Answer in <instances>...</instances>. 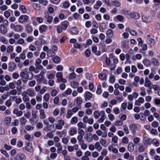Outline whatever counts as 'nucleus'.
I'll return each mask as SVG.
<instances>
[{"mask_svg": "<svg viewBox=\"0 0 160 160\" xmlns=\"http://www.w3.org/2000/svg\"><path fill=\"white\" fill-rule=\"evenodd\" d=\"M28 19V17L26 15H22L20 16L18 19V22L21 23L27 22Z\"/></svg>", "mask_w": 160, "mask_h": 160, "instance_id": "1", "label": "nucleus"}, {"mask_svg": "<svg viewBox=\"0 0 160 160\" xmlns=\"http://www.w3.org/2000/svg\"><path fill=\"white\" fill-rule=\"evenodd\" d=\"M142 20L143 22L148 23L152 22V18L149 16L142 15Z\"/></svg>", "mask_w": 160, "mask_h": 160, "instance_id": "2", "label": "nucleus"}, {"mask_svg": "<svg viewBox=\"0 0 160 160\" xmlns=\"http://www.w3.org/2000/svg\"><path fill=\"white\" fill-rule=\"evenodd\" d=\"M16 160H26V157L23 153L20 152L17 154L15 156Z\"/></svg>", "mask_w": 160, "mask_h": 160, "instance_id": "3", "label": "nucleus"}, {"mask_svg": "<svg viewBox=\"0 0 160 160\" xmlns=\"http://www.w3.org/2000/svg\"><path fill=\"white\" fill-rule=\"evenodd\" d=\"M64 124L65 122L63 120L60 119L58 120V123L56 124V128L58 130L61 129Z\"/></svg>", "mask_w": 160, "mask_h": 160, "instance_id": "4", "label": "nucleus"}, {"mask_svg": "<svg viewBox=\"0 0 160 160\" xmlns=\"http://www.w3.org/2000/svg\"><path fill=\"white\" fill-rule=\"evenodd\" d=\"M25 150L29 152L32 153L33 152V150L32 147V144L30 142H28L25 147Z\"/></svg>", "mask_w": 160, "mask_h": 160, "instance_id": "5", "label": "nucleus"}, {"mask_svg": "<svg viewBox=\"0 0 160 160\" xmlns=\"http://www.w3.org/2000/svg\"><path fill=\"white\" fill-rule=\"evenodd\" d=\"M151 81L149 80L148 78H146L145 79V82L144 86L146 87H147L150 89H152V85Z\"/></svg>", "mask_w": 160, "mask_h": 160, "instance_id": "6", "label": "nucleus"}, {"mask_svg": "<svg viewBox=\"0 0 160 160\" xmlns=\"http://www.w3.org/2000/svg\"><path fill=\"white\" fill-rule=\"evenodd\" d=\"M96 133L98 136H102V138H106L107 136V132L106 131L102 132L101 130H98L96 131Z\"/></svg>", "mask_w": 160, "mask_h": 160, "instance_id": "7", "label": "nucleus"}, {"mask_svg": "<svg viewBox=\"0 0 160 160\" xmlns=\"http://www.w3.org/2000/svg\"><path fill=\"white\" fill-rule=\"evenodd\" d=\"M101 114V117L98 120V122L99 123H101L103 122L105 119V113L104 111H102L100 112Z\"/></svg>", "mask_w": 160, "mask_h": 160, "instance_id": "8", "label": "nucleus"}, {"mask_svg": "<svg viewBox=\"0 0 160 160\" xmlns=\"http://www.w3.org/2000/svg\"><path fill=\"white\" fill-rule=\"evenodd\" d=\"M23 92L30 97H33L35 95L34 90L30 89H28L26 91H24Z\"/></svg>", "mask_w": 160, "mask_h": 160, "instance_id": "9", "label": "nucleus"}, {"mask_svg": "<svg viewBox=\"0 0 160 160\" xmlns=\"http://www.w3.org/2000/svg\"><path fill=\"white\" fill-rule=\"evenodd\" d=\"M129 16L131 18L137 19L139 18L140 15L137 12H132L130 13Z\"/></svg>", "mask_w": 160, "mask_h": 160, "instance_id": "10", "label": "nucleus"}, {"mask_svg": "<svg viewBox=\"0 0 160 160\" xmlns=\"http://www.w3.org/2000/svg\"><path fill=\"white\" fill-rule=\"evenodd\" d=\"M144 98L142 97H139L138 99L135 102V105L140 106L141 103L144 102Z\"/></svg>", "mask_w": 160, "mask_h": 160, "instance_id": "11", "label": "nucleus"}, {"mask_svg": "<svg viewBox=\"0 0 160 160\" xmlns=\"http://www.w3.org/2000/svg\"><path fill=\"white\" fill-rule=\"evenodd\" d=\"M130 130L132 131V134L135 135L136 134L135 130L137 128V126L135 124L131 123L130 124L129 126Z\"/></svg>", "mask_w": 160, "mask_h": 160, "instance_id": "12", "label": "nucleus"}, {"mask_svg": "<svg viewBox=\"0 0 160 160\" xmlns=\"http://www.w3.org/2000/svg\"><path fill=\"white\" fill-rule=\"evenodd\" d=\"M39 118L41 119H43L46 118V115L45 114L44 110L43 109H41L39 111Z\"/></svg>", "mask_w": 160, "mask_h": 160, "instance_id": "13", "label": "nucleus"}, {"mask_svg": "<svg viewBox=\"0 0 160 160\" xmlns=\"http://www.w3.org/2000/svg\"><path fill=\"white\" fill-rule=\"evenodd\" d=\"M13 113L16 114L18 117H20L22 115V112L21 111H19L16 108L14 109L13 111Z\"/></svg>", "mask_w": 160, "mask_h": 160, "instance_id": "14", "label": "nucleus"}, {"mask_svg": "<svg viewBox=\"0 0 160 160\" xmlns=\"http://www.w3.org/2000/svg\"><path fill=\"white\" fill-rule=\"evenodd\" d=\"M11 118L10 117H7L5 118L4 123L6 126H8L11 123Z\"/></svg>", "mask_w": 160, "mask_h": 160, "instance_id": "15", "label": "nucleus"}, {"mask_svg": "<svg viewBox=\"0 0 160 160\" xmlns=\"http://www.w3.org/2000/svg\"><path fill=\"white\" fill-rule=\"evenodd\" d=\"M35 77L37 78V82H38L40 83L43 80L44 77L42 75L38 74L35 76Z\"/></svg>", "mask_w": 160, "mask_h": 160, "instance_id": "16", "label": "nucleus"}, {"mask_svg": "<svg viewBox=\"0 0 160 160\" xmlns=\"http://www.w3.org/2000/svg\"><path fill=\"white\" fill-rule=\"evenodd\" d=\"M147 43L151 47H152L154 45V41L152 38H149L148 39Z\"/></svg>", "mask_w": 160, "mask_h": 160, "instance_id": "17", "label": "nucleus"}, {"mask_svg": "<svg viewBox=\"0 0 160 160\" xmlns=\"http://www.w3.org/2000/svg\"><path fill=\"white\" fill-rule=\"evenodd\" d=\"M22 100L24 102H28L30 100V98L29 96L25 94L23 92L22 93Z\"/></svg>", "mask_w": 160, "mask_h": 160, "instance_id": "18", "label": "nucleus"}, {"mask_svg": "<svg viewBox=\"0 0 160 160\" xmlns=\"http://www.w3.org/2000/svg\"><path fill=\"white\" fill-rule=\"evenodd\" d=\"M108 150L109 151H112L113 153L116 154L118 152V149L116 148H114L112 146H109Z\"/></svg>", "mask_w": 160, "mask_h": 160, "instance_id": "19", "label": "nucleus"}, {"mask_svg": "<svg viewBox=\"0 0 160 160\" xmlns=\"http://www.w3.org/2000/svg\"><path fill=\"white\" fill-rule=\"evenodd\" d=\"M16 64L14 62H12L10 63L8 67V70L10 71H13L16 68Z\"/></svg>", "mask_w": 160, "mask_h": 160, "instance_id": "20", "label": "nucleus"}, {"mask_svg": "<svg viewBox=\"0 0 160 160\" xmlns=\"http://www.w3.org/2000/svg\"><path fill=\"white\" fill-rule=\"evenodd\" d=\"M73 114L71 111V109H69L67 111V113L66 115V118L67 119L70 118Z\"/></svg>", "mask_w": 160, "mask_h": 160, "instance_id": "21", "label": "nucleus"}, {"mask_svg": "<svg viewBox=\"0 0 160 160\" xmlns=\"http://www.w3.org/2000/svg\"><path fill=\"white\" fill-rule=\"evenodd\" d=\"M95 147L96 149L98 152H100L102 149V146L100 145L99 142H97L95 144Z\"/></svg>", "mask_w": 160, "mask_h": 160, "instance_id": "22", "label": "nucleus"}, {"mask_svg": "<svg viewBox=\"0 0 160 160\" xmlns=\"http://www.w3.org/2000/svg\"><path fill=\"white\" fill-rule=\"evenodd\" d=\"M92 52L97 55L99 56L100 55V51L97 52V47L96 46H94L92 47Z\"/></svg>", "mask_w": 160, "mask_h": 160, "instance_id": "23", "label": "nucleus"}, {"mask_svg": "<svg viewBox=\"0 0 160 160\" xmlns=\"http://www.w3.org/2000/svg\"><path fill=\"white\" fill-rule=\"evenodd\" d=\"M118 140V138L116 136H113L112 139V142L113 144L114 145H116L117 144V142Z\"/></svg>", "mask_w": 160, "mask_h": 160, "instance_id": "24", "label": "nucleus"}, {"mask_svg": "<svg viewBox=\"0 0 160 160\" xmlns=\"http://www.w3.org/2000/svg\"><path fill=\"white\" fill-rule=\"evenodd\" d=\"M77 131L74 128H71L70 129V131L69 132V135L71 136H73L77 133Z\"/></svg>", "mask_w": 160, "mask_h": 160, "instance_id": "25", "label": "nucleus"}, {"mask_svg": "<svg viewBox=\"0 0 160 160\" xmlns=\"http://www.w3.org/2000/svg\"><path fill=\"white\" fill-rule=\"evenodd\" d=\"M0 31L2 33L5 34L7 32V29L2 24L0 26Z\"/></svg>", "mask_w": 160, "mask_h": 160, "instance_id": "26", "label": "nucleus"}, {"mask_svg": "<svg viewBox=\"0 0 160 160\" xmlns=\"http://www.w3.org/2000/svg\"><path fill=\"white\" fill-rule=\"evenodd\" d=\"M23 29V27L21 25H18L15 26L14 31L16 32H20Z\"/></svg>", "mask_w": 160, "mask_h": 160, "instance_id": "27", "label": "nucleus"}, {"mask_svg": "<svg viewBox=\"0 0 160 160\" xmlns=\"http://www.w3.org/2000/svg\"><path fill=\"white\" fill-rule=\"evenodd\" d=\"M77 126L78 127V130H79L81 128H84L86 127L85 125L81 122H78Z\"/></svg>", "mask_w": 160, "mask_h": 160, "instance_id": "28", "label": "nucleus"}, {"mask_svg": "<svg viewBox=\"0 0 160 160\" xmlns=\"http://www.w3.org/2000/svg\"><path fill=\"white\" fill-rule=\"evenodd\" d=\"M128 149L130 152H132L134 150L133 144L132 142H130L128 145Z\"/></svg>", "mask_w": 160, "mask_h": 160, "instance_id": "29", "label": "nucleus"}, {"mask_svg": "<svg viewBox=\"0 0 160 160\" xmlns=\"http://www.w3.org/2000/svg\"><path fill=\"white\" fill-rule=\"evenodd\" d=\"M84 96L85 98L88 100L90 99L92 96V94L89 92H85Z\"/></svg>", "mask_w": 160, "mask_h": 160, "instance_id": "30", "label": "nucleus"}, {"mask_svg": "<svg viewBox=\"0 0 160 160\" xmlns=\"http://www.w3.org/2000/svg\"><path fill=\"white\" fill-rule=\"evenodd\" d=\"M25 30L27 33H30L32 32V27L31 26L28 24L26 27Z\"/></svg>", "mask_w": 160, "mask_h": 160, "instance_id": "31", "label": "nucleus"}, {"mask_svg": "<svg viewBox=\"0 0 160 160\" xmlns=\"http://www.w3.org/2000/svg\"><path fill=\"white\" fill-rule=\"evenodd\" d=\"M45 18L46 19H47V22L49 23H51L52 20L53 18L50 16L48 15V13L45 14Z\"/></svg>", "mask_w": 160, "mask_h": 160, "instance_id": "32", "label": "nucleus"}, {"mask_svg": "<svg viewBox=\"0 0 160 160\" xmlns=\"http://www.w3.org/2000/svg\"><path fill=\"white\" fill-rule=\"evenodd\" d=\"M151 62L153 66H158L159 64V63L158 61L155 58H152Z\"/></svg>", "mask_w": 160, "mask_h": 160, "instance_id": "33", "label": "nucleus"}, {"mask_svg": "<svg viewBox=\"0 0 160 160\" xmlns=\"http://www.w3.org/2000/svg\"><path fill=\"white\" fill-rule=\"evenodd\" d=\"M47 28V27L46 25H43L41 26L39 28V30L41 33L44 32Z\"/></svg>", "mask_w": 160, "mask_h": 160, "instance_id": "34", "label": "nucleus"}, {"mask_svg": "<svg viewBox=\"0 0 160 160\" xmlns=\"http://www.w3.org/2000/svg\"><path fill=\"white\" fill-rule=\"evenodd\" d=\"M98 78L102 80H106V75L104 73H100L98 75Z\"/></svg>", "mask_w": 160, "mask_h": 160, "instance_id": "35", "label": "nucleus"}, {"mask_svg": "<svg viewBox=\"0 0 160 160\" xmlns=\"http://www.w3.org/2000/svg\"><path fill=\"white\" fill-rule=\"evenodd\" d=\"M78 122V119L77 117L74 116L72 117L70 121V123L71 124H74L77 123Z\"/></svg>", "mask_w": 160, "mask_h": 160, "instance_id": "36", "label": "nucleus"}, {"mask_svg": "<svg viewBox=\"0 0 160 160\" xmlns=\"http://www.w3.org/2000/svg\"><path fill=\"white\" fill-rule=\"evenodd\" d=\"M142 63L145 66L148 67L150 64L151 62L148 59H145L142 61Z\"/></svg>", "mask_w": 160, "mask_h": 160, "instance_id": "37", "label": "nucleus"}, {"mask_svg": "<svg viewBox=\"0 0 160 160\" xmlns=\"http://www.w3.org/2000/svg\"><path fill=\"white\" fill-rule=\"evenodd\" d=\"M56 77L58 78L57 80L58 82H60V79L62 77V74L61 72H57L56 75Z\"/></svg>", "mask_w": 160, "mask_h": 160, "instance_id": "38", "label": "nucleus"}, {"mask_svg": "<svg viewBox=\"0 0 160 160\" xmlns=\"http://www.w3.org/2000/svg\"><path fill=\"white\" fill-rule=\"evenodd\" d=\"M55 55V53L54 52L53 50H48L47 52V55L49 57H51L52 56H54Z\"/></svg>", "mask_w": 160, "mask_h": 160, "instance_id": "39", "label": "nucleus"}, {"mask_svg": "<svg viewBox=\"0 0 160 160\" xmlns=\"http://www.w3.org/2000/svg\"><path fill=\"white\" fill-rule=\"evenodd\" d=\"M102 4V2L100 1H98L96 2V4L94 5L93 8L95 9H98L99 7L101 6Z\"/></svg>", "mask_w": 160, "mask_h": 160, "instance_id": "40", "label": "nucleus"}, {"mask_svg": "<svg viewBox=\"0 0 160 160\" xmlns=\"http://www.w3.org/2000/svg\"><path fill=\"white\" fill-rule=\"evenodd\" d=\"M70 32L75 34H77L78 32V28L76 27L72 28L70 30Z\"/></svg>", "mask_w": 160, "mask_h": 160, "instance_id": "41", "label": "nucleus"}, {"mask_svg": "<svg viewBox=\"0 0 160 160\" xmlns=\"http://www.w3.org/2000/svg\"><path fill=\"white\" fill-rule=\"evenodd\" d=\"M75 101L76 102L77 104L78 105H80L82 102V99L80 97H77L75 100Z\"/></svg>", "mask_w": 160, "mask_h": 160, "instance_id": "42", "label": "nucleus"}, {"mask_svg": "<svg viewBox=\"0 0 160 160\" xmlns=\"http://www.w3.org/2000/svg\"><path fill=\"white\" fill-rule=\"evenodd\" d=\"M20 122L21 125H24L26 123L27 120L24 118L22 117L20 118Z\"/></svg>", "mask_w": 160, "mask_h": 160, "instance_id": "43", "label": "nucleus"}, {"mask_svg": "<svg viewBox=\"0 0 160 160\" xmlns=\"http://www.w3.org/2000/svg\"><path fill=\"white\" fill-rule=\"evenodd\" d=\"M144 148L142 144H138V151L139 152H143L144 150Z\"/></svg>", "mask_w": 160, "mask_h": 160, "instance_id": "44", "label": "nucleus"}, {"mask_svg": "<svg viewBox=\"0 0 160 160\" xmlns=\"http://www.w3.org/2000/svg\"><path fill=\"white\" fill-rule=\"evenodd\" d=\"M107 35L109 37H112L113 36L112 30L111 29H108L107 32Z\"/></svg>", "mask_w": 160, "mask_h": 160, "instance_id": "45", "label": "nucleus"}, {"mask_svg": "<svg viewBox=\"0 0 160 160\" xmlns=\"http://www.w3.org/2000/svg\"><path fill=\"white\" fill-rule=\"evenodd\" d=\"M34 127L30 125H27L25 126V129L27 131L33 130Z\"/></svg>", "mask_w": 160, "mask_h": 160, "instance_id": "46", "label": "nucleus"}, {"mask_svg": "<svg viewBox=\"0 0 160 160\" xmlns=\"http://www.w3.org/2000/svg\"><path fill=\"white\" fill-rule=\"evenodd\" d=\"M152 142L153 144L156 147H158L159 145V142L156 139H153Z\"/></svg>", "mask_w": 160, "mask_h": 160, "instance_id": "47", "label": "nucleus"}, {"mask_svg": "<svg viewBox=\"0 0 160 160\" xmlns=\"http://www.w3.org/2000/svg\"><path fill=\"white\" fill-rule=\"evenodd\" d=\"M13 50V48L12 46L9 45L8 46L7 48V52L8 53H10L12 52Z\"/></svg>", "mask_w": 160, "mask_h": 160, "instance_id": "48", "label": "nucleus"}, {"mask_svg": "<svg viewBox=\"0 0 160 160\" xmlns=\"http://www.w3.org/2000/svg\"><path fill=\"white\" fill-rule=\"evenodd\" d=\"M115 79L113 75L111 74L109 77V82L111 83H114L115 81Z\"/></svg>", "mask_w": 160, "mask_h": 160, "instance_id": "49", "label": "nucleus"}, {"mask_svg": "<svg viewBox=\"0 0 160 160\" xmlns=\"http://www.w3.org/2000/svg\"><path fill=\"white\" fill-rule=\"evenodd\" d=\"M0 41L3 43L4 44H7L8 42V40H6L5 38L3 37H0Z\"/></svg>", "mask_w": 160, "mask_h": 160, "instance_id": "50", "label": "nucleus"}, {"mask_svg": "<svg viewBox=\"0 0 160 160\" xmlns=\"http://www.w3.org/2000/svg\"><path fill=\"white\" fill-rule=\"evenodd\" d=\"M94 117L96 119L98 118L100 116V113L99 111H95L93 112Z\"/></svg>", "mask_w": 160, "mask_h": 160, "instance_id": "51", "label": "nucleus"}, {"mask_svg": "<svg viewBox=\"0 0 160 160\" xmlns=\"http://www.w3.org/2000/svg\"><path fill=\"white\" fill-rule=\"evenodd\" d=\"M72 92V90L70 88H68L67 90H66L62 94L63 95H70L71 93Z\"/></svg>", "mask_w": 160, "mask_h": 160, "instance_id": "52", "label": "nucleus"}, {"mask_svg": "<svg viewBox=\"0 0 160 160\" xmlns=\"http://www.w3.org/2000/svg\"><path fill=\"white\" fill-rule=\"evenodd\" d=\"M92 134L91 133L87 134L86 138L87 141L88 142H91L92 140Z\"/></svg>", "mask_w": 160, "mask_h": 160, "instance_id": "53", "label": "nucleus"}, {"mask_svg": "<svg viewBox=\"0 0 160 160\" xmlns=\"http://www.w3.org/2000/svg\"><path fill=\"white\" fill-rule=\"evenodd\" d=\"M81 108H79V107L76 106L73 107L72 109H71V111L73 113H76L77 112L79 109H80Z\"/></svg>", "mask_w": 160, "mask_h": 160, "instance_id": "54", "label": "nucleus"}, {"mask_svg": "<svg viewBox=\"0 0 160 160\" xmlns=\"http://www.w3.org/2000/svg\"><path fill=\"white\" fill-rule=\"evenodd\" d=\"M96 93L98 94H100L102 92L100 85H98L97 86V89L96 91Z\"/></svg>", "mask_w": 160, "mask_h": 160, "instance_id": "55", "label": "nucleus"}, {"mask_svg": "<svg viewBox=\"0 0 160 160\" xmlns=\"http://www.w3.org/2000/svg\"><path fill=\"white\" fill-rule=\"evenodd\" d=\"M123 124L122 121L121 120L117 121L115 123V125L116 126H122Z\"/></svg>", "mask_w": 160, "mask_h": 160, "instance_id": "56", "label": "nucleus"}, {"mask_svg": "<svg viewBox=\"0 0 160 160\" xmlns=\"http://www.w3.org/2000/svg\"><path fill=\"white\" fill-rule=\"evenodd\" d=\"M24 138L26 140L29 141H31L32 139L31 136L28 134H26L25 135Z\"/></svg>", "mask_w": 160, "mask_h": 160, "instance_id": "57", "label": "nucleus"}, {"mask_svg": "<svg viewBox=\"0 0 160 160\" xmlns=\"http://www.w3.org/2000/svg\"><path fill=\"white\" fill-rule=\"evenodd\" d=\"M71 85L72 87L76 88L78 86V83L76 82H71Z\"/></svg>", "mask_w": 160, "mask_h": 160, "instance_id": "58", "label": "nucleus"}, {"mask_svg": "<svg viewBox=\"0 0 160 160\" xmlns=\"http://www.w3.org/2000/svg\"><path fill=\"white\" fill-rule=\"evenodd\" d=\"M60 60V58L58 56L55 57L53 58V61L56 63L59 62Z\"/></svg>", "mask_w": 160, "mask_h": 160, "instance_id": "59", "label": "nucleus"}, {"mask_svg": "<svg viewBox=\"0 0 160 160\" xmlns=\"http://www.w3.org/2000/svg\"><path fill=\"white\" fill-rule=\"evenodd\" d=\"M50 98V95L49 93H47L45 94L44 97L43 99L45 100V101L46 102H48V101L49 98Z\"/></svg>", "mask_w": 160, "mask_h": 160, "instance_id": "60", "label": "nucleus"}, {"mask_svg": "<svg viewBox=\"0 0 160 160\" xmlns=\"http://www.w3.org/2000/svg\"><path fill=\"white\" fill-rule=\"evenodd\" d=\"M106 27V24L104 23H102L99 24V28L100 30L105 28Z\"/></svg>", "mask_w": 160, "mask_h": 160, "instance_id": "61", "label": "nucleus"}, {"mask_svg": "<svg viewBox=\"0 0 160 160\" xmlns=\"http://www.w3.org/2000/svg\"><path fill=\"white\" fill-rule=\"evenodd\" d=\"M25 42L24 40L22 38H20L18 39V40L17 42V44H23Z\"/></svg>", "mask_w": 160, "mask_h": 160, "instance_id": "62", "label": "nucleus"}, {"mask_svg": "<svg viewBox=\"0 0 160 160\" xmlns=\"http://www.w3.org/2000/svg\"><path fill=\"white\" fill-rule=\"evenodd\" d=\"M76 78V74L74 72L70 73L69 76V78L71 79L75 78Z\"/></svg>", "mask_w": 160, "mask_h": 160, "instance_id": "63", "label": "nucleus"}, {"mask_svg": "<svg viewBox=\"0 0 160 160\" xmlns=\"http://www.w3.org/2000/svg\"><path fill=\"white\" fill-rule=\"evenodd\" d=\"M20 9L22 11V13H26L27 10L25 7L23 5H21L20 7Z\"/></svg>", "mask_w": 160, "mask_h": 160, "instance_id": "64", "label": "nucleus"}]
</instances>
